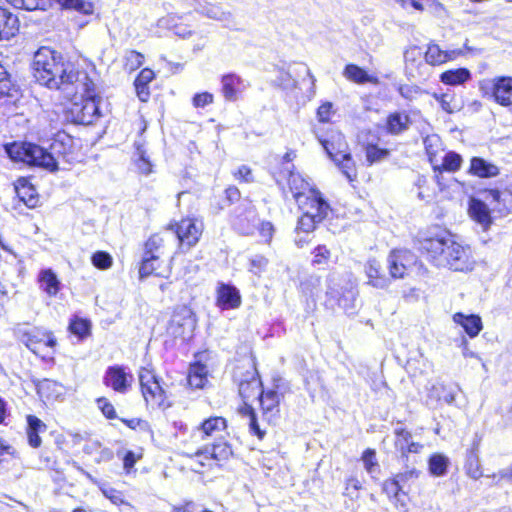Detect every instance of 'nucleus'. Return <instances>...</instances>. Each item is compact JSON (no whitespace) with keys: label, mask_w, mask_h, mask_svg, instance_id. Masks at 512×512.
<instances>
[{"label":"nucleus","mask_w":512,"mask_h":512,"mask_svg":"<svg viewBox=\"0 0 512 512\" xmlns=\"http://www.w3.org/2000/svg\"><path fill=\"white\" fill-rule=\"evenodd\" d=\"M32 67L36 81L50 89L71 93V88L76 85L77 90H89L88 74L77 70L74 63L65 61L61 54L50 48L41 47L34 54Z\"/></svg>","instance_id":"f257e3e1"},{"label":"nucleus","mask_w":512,"mask_h":512,"mask_svg":"<svg viewBox=\"0 0 512 512\" xmlns=\"http://www.w3.org/2000/svg\"><path fill=\"white\" fill-rule=\"evenodd\" d=\"M8 157L15 162L38 166L56 172L61 164H72L76 160L74 140L65 133L58 132L48 148L30 142H13L4 146Z\"/></svg>","instance_id":"f03ea898"},{"label":"nucleus","mask_w":512,"mask_h":512,"mask_svg":"<svg viewBox=\"0 0 512 512\" xmlns=\"http://www.w3.org/2000/svg\"><path fill=\"white\" fill-rule=\"evenodd\" d=\"M420 249L439 267L469 272L475 267V259L469 246H463L450 236L436 235L420 242Z\"/></svg>","instance_id":"7ed1b4c3"},{"label":"nucleus","mask_w":512,"mask_h":512,"mask_svg":"<svg viewBox=\"0 0 512 512\" xmlns=\"http://www.w3.org/2000/svg\"><path fill=\"white\" fill-rule=\"evenodd\" d=\"M415 260L414 254L408 250H393L387 258L390 274L388 277L379 261L369 259L365 264L368 284L377 289L387 288L391 283V278H403Z\"/></svg>","instance_id":"20e7f679"},{"label":"nucleus","mask_w":512,"mask_h":512,"mask_svg":"<svg viewBox=\"0 0 512 512\" xmlns=\"http://www.w3.org/2000/svg\"><path fill=\"white\" fill-rule=\"evenodd\" d=\"M71 93H67V95L80 94L81 101L72 103L69 108V113L71 115V120L76 124L89 125L94 122L95 119L99 116V107L96 102L94 95V84L91 81L89 85V90L82 91L80 88L77 90L76 85L72 88Z\"/></svg>","instance_id":"39448f33"},{"label":"nucleus","mask_w":512,"mask_h":512,"mask_svg":"<svg viewBox=\"0 0 512 512\" xmlns=\"http://www.w3.org/2000/svg\"><path fill=\"white\" fill-rule=\"evenodd\" d=\"M203 227L202 221L195 218H185L170 225L166 234L175 235L179 249L186 252L198 243Z\"/></svg>","instance_id":"423d86ee"},{"label":"nucleus","mask_w":512,"mask_h":512,"mask_svg":"<svg viewBox=\"0 0 512 512\" xmlns=\"http://www.w3.org/2000/svg\"><path fill=\"white\" fill-rule=\"evenodd\" d=\"M338 140L339 147L337 151H334L333 143H330L327 140H321V144L328 156L341 170L343 175H345L347 179L352 182L357 178L356 164L351 156V153L348 151V145L344 140L343 135H339Z\"/></svg>","instance_id":"0eeeda50"},{"label":"nucleus","mask_w":512,"mask_h":512,"mask_svg":"<svg viewBox=\"0 0 512 512\" xmlns=\"http://www.w3.org/2000/svg\"><path fill=\"white\" fill-rule=\"evenodd\" d=\"M196 327V318L193 311L183 305L175 308L167 327V333L174 338L186 340L190 338Z\"/></svg>","instance_id":"6e6552de"},{"label":"nucleus","mask_w":512,"mask_h":512,"mask_svg":"<svg viewBox=\"0 0 512 512\" xmlns=\"http://www.w3.org/2000/svg\"><path fill=\"white\" fill-rule=\"evenodd\" d=\"M133 381V375L122 365L108 366L103 375V384L119 394H126Z\"/></svg>","instance_id":"1a4fd4ad"},{"label":"nucleus","mask_w":512,"mask_h":512,"mask_svg":"<svg viewBox=\"0 0 512 512\" xmlns=\"http://www.w3.org/2000/svg\"><path fill=\"white\" fill-rule=\"evenodd\" d=\"M296 203L303 214L309 216L310 214L311 216L319 215L317 219L322 221L328 216L331 210L329 204L317 189L310 191L306 196H301Z\"/></svg>","instance_id":"9d476101"},{"label":"nucleus","mask_w":512,"mask_h":512,"mask_svg":"<svg viewBox=\"0 0 512 512\" xmlns=\"http://www.w3.org/2000/svg\"><path fill=\"white\" fill-rule=\"evenodd\" d=\"M233 455L231 445L224 441L223 438L217 439L210 447L205 446L203 449H198L192 455L195 457H203L204 459H214L217 461L228 460Z\"/></svg>","instance_id":"9b49d317"},{"label":"nucleus","mask_w":512,"mask_h":512,"mask_svg":"<svg viewBox=\"0 0 512 512\" xmlns=\"http://www.w3.org/2000/svg\"><path fill=\"white\" fill-rule=\"evenodd\" d=\"M492 97L504 107L512 105V77L500 76L492 80Z\"/></svg>","instance_id":"f8f14e48"},{"label":"nucleus","mask_w":512,"mask_h":512,"mask_svg":"<svg viewBox=\"0 0 512 512\" xmlns=\"http://www.w3.org/2000/svg\"><path fill=\"white\" fill-rule=\"evenodd\" d=\"M246 88L245 81L235 73L224 74L221 77V92L226 101H237L238 94Z\"/></svg>","instance_id":"ddd939ff"},{"label":"nucleus","mask_w":512,"mask_h":512,"mask_svg":"<svg viewBox=\"0 0 512 512\" xmlns=\"http://www.w3.org/2000/svg\"><path fill=\"white\" fill-rule=\"evenodd\" d=\"M227 428L226 419L219 416L210 417L204 420L199 427L196 428L193 436L222 438V433Z\"/></svg>","instance_id":"4468645a"},{"label":"nucleus","mask_w":512,"mask_h":512,"mask_svg":"<svg viewBox=\"0 0 512 512\" xmlns=\"http://www.w3.org/2000/svg\"><path fill=\"white\" fill-rule=\"evenodd\" d=\"M284 171L287 173L289 191L292 193L296 202L301 196H306L310 191H314L316 189L307 180H305L301 174L292 171L289 167H285Z\"/></svg>","instance_id":"2eb2a0df"},{"label":"nucleus","mask_w":512,"mask_h":512,"mask_svg":"<svg viewBox=\"0 0 512 512\" xmlns=\"http://www.w3.org/2000/svg\"><path fill=\"white\" fill-rule=\"evenodd\" d=\"M18 17L8 9L0 7V41L10 40L19 32Z\"/></svg>","instance_id":"dca6fc26"},{"label":"nucleus","mask_w":512,"mask_h":512,"mask_svg":"<svg viewBox=\"0 0 512 512\" xmlns=\"http://www.w3.org/2000/svg\"><path fill=\"white\" fill-rule=\"evenodd\" d=\"M217 304L222 309L239 307L241 296L238 289L228 284H221L217 290Z\"/></svg>","instance_id":"f3484780"},{"label":"nucleus","mask_w":512,"mask_h":512,"mask_svg":"<svg viewBox=\"0 0 512 512\" xmlns=\"http://www.w3.org/2000/svg\"><path fill=\"white\" fill-rule=\"evenodd\" d=\"M470 217L480 224L484 230L488 229V227L492 223V218L490 215V209L487 204L476 198H471L469 201V209H468Z\"/></svg>","instance_id":"a211bd4d"},{"label":"nucleus","mask_w":512,"mask_h":512,"mask_svg":"<svg viewBox=\"0 0 512 512\" xmlns=\"http://www.w3.org/2000/svg\"><path fill=\"white\" fill-rule=\"evenodd\" d=\"M459 54L460 51L442 50L439 45L430 43L427 47V51L425 52V61L427 64L432 66L441 65L454 60Z\"/></svg>","instance_id":"6ab92c4d"},{"label":"nucleus","mask_w":512,"mask_h":512,"mask_svg":"<svg viewBox=\"0 0 512 512\" xmlns=\"http://www.w3.org/2000/svg\"><path fill=\"white\" fill-rule=\"evenodd\" d=\"M468 173L479 178H492L499 175L498 166L481 157H472Z\"/></svg>","instance_id":"aec40b11"},{"label":"nucleus","mask_w":512,"mask_h":512,"mask_svg":"<svg viewBox=\"0 0 512 512\" xmlns=\"http://www.w3.org/2000/svg\"><path fill=\"white\" fill-rule=\"evenodd\" d=\"M38 281L40 289L50 297L56 296L62 288L56 273L50 268L42 269L39 272Z\"/></svg>","instance_id":"412c9836"},{"label":"nucleus","mask_w":512,"mask_h":512,"mask_svg":"<svg viewBox=\"0 0 512 512\" xmlns=\"http://www.w3.org/2000/svg\"><path fill=\"white\" fill-rule=\"evenodd\" d=\"M480 439H474L471 449L468 451L465 462V471L467 475L475 480L483 474L479 459Z\"/></svg>","instance_id":"4be33fe9"},{"label":"nucleus","mask_w":512,"mask_h":512,"mask_svg":"<svg viewBox=\"0 0 512 512\" xmlns=\"http://www.w3.org/2000/svg\"><path fill=\"white\" fill-rule=\"evenodd\" d=\"M15 190L19 199L28 207L35 208L39 197L35 188L25 178H20L15 185Z\"/></svg>","instance_id":"5701e85b"},{"label":"nucleus","mask_w":512,"mask_h":512,"mask_svg":"<svg viewBox=\"0 0 512 512\" xmlns=\"http://www.w3.org/2000/svg\"><path fill=\"white\" fill-rule=\"evenodd\" d=\"M453 320L455 323L461 325L464 331L471 338L476 337L483 328L482 320L478 315H464L462 313H456L453 316Z\"/></svg>","instance_id":"b1692460"},{"label":"nucleus","mask_w":512,"mask_h":512,"mask_svg":"<svg viewBox=\"0 0 512 512\" xmlns=\"http://www.w3.org/2000/svg\"><path fill=\"white\" fill-rule=\"evenodd\" d=\"M261 392V381L254 373H251L248 378L241 380L239 383V394L244 401L258 398Z\"/></svg>","instance_id":"393cba45"},{"label":"nucleus","mask_w":512,"mask_h":512,"mask_svg":"<svg viewBox=\"0 0 512 512\" xmlns=\"http://www.w3.org/2000/svg\"><path fill=\"white\" fill-rule=\"evenodd\" d=\"M410 125V117L406 113H391L386 120V129L389 134L399 135L408 130Z\"/></svg>","instance_id":"a878e982"},{"label":"nucleus","mask_w":512,"mask_h":512,"mask_svg":"<svg viewBox=\"0 0 512 512\" xmlns=\"http://www.w3.org/2000/svg\"><path fill=\"white\" fill-rule=\"evenodd\" d=\"M27 437L28 443L33 448L40 447L42 440L39 433L46 431V425L36 416H27Z\"/></svg>","instance_id":"bb28decb"},{"label":"nucleus","mask_w":512,"mask_h":512,"mask_svg":"<svg viewBox=\"0 0 512 512\" xmlns=\"http://www.w3.org/2000/svg\"><path fill=\"white\" fill-rule=\"evenodd\" d=\"M462 163L463 159L460 154L454 151H449L444 155L442 164L435 162L432 167L434 172H439L440 174H442L443 171L454 173L461 168Z\"/></svg>","instance_id":"cd10ccee"},{"label":"nucleus","mask_w":512,"mask_h":512,"mask_svg":"<svg viewBox=\"0 0 512 512\" xmlns=\"http://www.w3.org/2000/svg\"><path fill=\"white\" fill-rule=\"evenodd\" d=\"M343 75L350 81L355 82L357 84L364 83H378V78L374 76H370L363 68L355 65L348 64L344 68Z\"/></svg>","instance_id":"c85d7f7f"},{"label":"nucleus","mask_w":512,"mask_h":512,"mask_svg":"<svg viewBox=\"0 0 512 512\" xmlns=\"http://www.w3.org/2000/svg\"><path fill=\"white\" fill-rule=\"evenodd\" d=\"M207 367L204 364L195 362L190 365L188 374V383L191 387L200 389L203 388L207 382Z\"/></svg>","instance_id":"c756f323"},{"label":"nucleus","mask_w":512,"mask_h":512,"mask_svg":"<svg viewBox=\"0 0 512 512\" xmlns=\"http://www.w3.org/2000/svg\"><path fill=\"white\" fill-rule=\"evenodd\" d=\"M258 398H260V404L265 414L274 416L279 412V394L277 391L269 390L264 392L262 390Z\"/></svg>","instance_id":"7c9ffc66"},{"label":"nucleus","mask_w":512,"mask_h":512,"mask_svg":"<svg viewBox=\"0 0 512 512\" xmlns=\"http://www.w3.org/2000/svg\"><path fill=\"white\" fill-rule=\"evenodd\" d=\"M46 338H39L34 330L24 332L21 341L33 352H36L37 345L44 343L46 346L54 347L56 345V339L51 335H43Z\"/></svg>","instance_id":"2f4dec72"},{"label":"nucleus","mask_w":512,"mask_h":512,"mask_svg":"<svg viewBox=\"0 0 512 512\" xmlns=\"http://www.w3.org/2000/svg\"><path fill=\"white\" fill-rule=\"evenodd\" d=\"M141 391L147 404L160 405L164 400V390L158 379L153 383L147 384Z\"/></svg>","instance_id":"473e14b6"},{"label":"nucleus","mask_w":512,"mask_h":512,"mask_svg":"<svg viewBox=\"0 0 512 512\" xmlns=\"http://www.w3.org/2000/svg\"><path fill=\"white\" fill-rule=\"evenodd\" d=\"M450 460L441 453H434L428 460L429 472L436 477L444 476L447 473Z\"/></svg>","instance_id":"72a5a7b5"},{"label":"nucleus","mask_w":512,"mask_h":512,"mask_svg":"<svg viewBox=\"0 0 512 512\" xmlns=\"http://www.w3.org/2000/svg\"><path fill=\"white\" fill-rule=\"evenodd\" d=\"M135 164L138 170L145 175H148L152 172L153 164L150 161L149 156L147 155V151L144 148V143L141 141H136L135 144Z\"/></svg>","instance_id":"f704fd0d"},{"label":"nucleus","mask_w":512,"mask_h":512,"mask_svg":"<svg viewBox=\"0 0 512 512\" xmlns=\"http://www.w3.org/2000/svg\"><path fill=\"white\" fill-rule=\"evenodd\" d=\"M471 77V73L466 68H458L454 70H447L440 76V80L444 84L459 85L466 82Z\"/></svg>","instance_id":"c9c22d12"},{"label":"nucleus","mask_w":512,"mask_h":512,"mask_svg":"<svg viewBox=\"0 0 512 512\" xmlns=\"http://www.w3.org/2000/svg\"><path fill=\"white\" fill-rule=\"evenodd\" d=\"M256 214L253 210H249L247 214L243 216H238L234 221V227L241 234L249 235L253 233L255 227Z\"/></svg>","instance_id":"e433bc0d"},{"label":"nucleus","mask_w":512,"mask_h":512,"mask_svg":"<svg viewBox=\"0 0 512 512\" xmlns=\"http://www.w3.org/2000/svg\"><path fill=\"white\" fill-rule=\"evenodd\" d=\"M366 161L369 165L381 162L389 156L387 149L379 148L377 145L369 144L365 147Z\"/></svg>","instance_id":"4c0bfd02"},{"label":"nucleus","mask_w":512,"mask_h":512,"mask_svg":"<svg viewBox=\"0 0 512 512\" xmlns=\"http://www.w3.org/2000/svg\"><path fill=\"white\" fill-rule=\"evenodd\" d=\"M423 144L430 163L433 165L435 162H438L436 156L441 146L440 138L437 135H428L424 138Z\"/></svg>","instance_id":"58836bf2"},{"label":"nucleus","mask_w":512,"mask_h":512,"mask_svg":"<svg viewBox=\"0 0 512 512\" xmlns=\"http://www.w3.org/2000/svg\"><path fill=\"white\" fill-rule=\"evenodd\" d=\"M198 5L196 10L208 18L219 21H228L231 18L229 12L222 11L218 6H203L200 3Z\"/></svg>","instance_id":"ea45409f"},{"label":"nucleus","mask_w":512,"mask_h":512,"mask_svg":"<svg viewBox=\"0 0 512 512\" xmlns=\"http://www.w3.org/2000/svg\"><path fill=\"white\" fill-rule=\"evenodd\" d=\"M64 8H71L84 14L93 12V5L89 0H54Z\"/></svg>","instance_id":"a19ab883"},{"label":"nucleus","mask_w":512,"mask_h":512,"mask_svg":"<svg viewBox=\"0 0 512 512\" xmlns=\"http://www.w3.org/2000/svg\"><path fill=\"white\" fill-rule=\"evenodd\" d=\"M317 215H305V214H302V216L299 218L298 220V223H297V227H296V232L297 234H300V232H303V233H310L312 232L315 227H316V224L322 222V220H318L317 219Z\"/></svg>","instance_id":"79ce46f5"},{"label":"nucleus","mask_w":512,"mask_h":512,"mask_svg":"<svg viewBox=\"0 0 512 512\" xmlns=\"http://www.w3.org/2000/svg\"><path fill=\"white\" fill-rule=\"evenodd\" d=\"M395 446L397 450H399L402 456L407 455V448L412 440V435L409 431L403 428H399L395 430Z\"/></svg>","instance_id":"37998d69"},{"label":"nucleus","mask_w":512,"mask_h":512,"mask_svg":"<svg viewBox=\"0 0 512 512\" xmlns=\"http://www.w3.org/2000/svg\"><path fill=\"white\" fill-rule=\"evenodd\" d=\"M420 471L415 467H407L403 472L395 475V479L402 484L401 486L405 489L414 483L419 477Z\"/></svg>","instance_id":"c03bdc74"},{"label":"nucleus","mask_w":512,"mask_h":512,"mask_svg":"<svg viewBox=\"0 0 512 512\" xmlns=\"http://www.w3.org/2000/svg\"><path fill=\"white\" fill-rule=\"evenodd\" d=\"M158 258L159 256L156 254L144 255L142 264L139 269V274L141 278L151 275L157 269L155 263L158 261Z\"/></svg>","instance_id":"a18cd8bd"},{"label":"nucleus","mask_w":512,"mask_h":512,"mask_svg":"<svg viewBox=\"0 0 512 512\" xmlns=\"http://www.w3.org/2000/svg\"><path fill=\"white\" fill-rule=\"evenodd\" d=\"M15 8L33 11L37 9H44L46 0H6Z\"/></svg>","instance_id":"49530a36"},{"label":"nucleus","mask_w":512,"mask_h":512,"mask_svg":"<svg viewBox=\"0 0 512 512\" xmlns=\"http://www.w3.org/2000/svg\"><path fill=\"white\" fill-rule=\"evenodd\" d=\"M92 264L101 270L108 269L112 266L113 259L111 255L105 251H97L91 257Z\"/></svg>","instance_id":"de8ad7c7"},{"label":"nucleus","mask_w":512,"mask_h":512,"mask_svg":"<svg viewBox=\"0 0 512 512\" xmlns=\"http://www.w3.org/2000/svg\"><path fill=\"white\" fill-rule=\"evenodd\" d=\"M12 86L10 74L6 67L0 63V98L9 95Z\"/></svg>","instance_id":"09e8293b"},{"label":"nucleus","mask_w":512,"mask_h":512,"mask_svg":"<svg viewBox=\"0 0 512 512\" xmlns=\"http://www.w3.org/2000/svg\"><path fill=\"white\" fill-rule=\"evenodd\" d=\"M165 237L161 234L152 235L145 243V254H155L163 246Z\"/></svg>","instance_id":"8fccbe9b"},{"label":"nucleus","mask_w":512,"mask_h":512,"mask_svg":"<svg viewBox=\"0 0 512 512\" xmlns=\"http://www.w3.org/2000/svg\"><path fill=\"white\" fill-rule=\"evenodd\" d=\"M362 461L366 471L369 474H372L378 468V463L376 460V452L373 449H366L362 454Z\"/></svg>","instance_id":"3c124183"},{"label":"nucleus","mask_w":512,"mask_h":512,"mask_svg":"<svg viewBox=\"0 0 512 512\" xmlns=\"http://www.w3.org/2000/svg\"><path fill=\"white\" fill-rule=\"evenodd\" d=\"M434 98L438 101L441 108L446 111L447 113H453L455 112L458 107L454 102V96L448 93L445 94H434Z\"/></svg>","instance_id":"603ef678"},{"label":"nucleus","mask_w":512,"mask_h":512,"mask_svg":"<svg viewBox=\"0 0 512 512\" xmlns=\"http://www.w3.org/2000/svg\"><path fill=\"white\" fill-rule=\"evenodd\" d=\"M401 485L402 484H400L395 478L388 479L383 484V491L389 497L393 496L395 498H398L400 492H402L403 494L407 493Z\"/></svg>","instance_id":"864d4df0"},{"label":"nucleus","mask_w":512,"mask_h":512,"mask_svg":"<svg viewBox=\"0 0 512 512\" xmlns=\"http://www.w3.org/2000/svg\"><path fill=\"white\" fill-rule=\"evenodd\" d=\"M69 328L73 334L84 337L89 333L90 324L87 320L77 318L70 323Z\"/></svg>","instance_id":"5fc2aeb1"},{"label":"nucleus","mask_w":512,"mask_h":512,"mask_svg":"<svg viewBox=\"0 0 512 512\" xmlns=\"http://www.w3.org/2000/svg\"><path fill=\"white\" fill-rule=\"evenodd\" d=\"M98 408L103 415L108 419H115L117 417L116 411L112 403L105 397H100L96 400Z\"/></svg>","instance_id":"6e6d98bb"},{"label":"nucleus","mask_w":512,"mask_h":512,"mask_svg":"<svg viewBox=\"0 0 512 512\" xmlns=\"http://www.w3.org/2000/svg\"><path fill=\"white\" fill-rule=\"evenodd\" d=\"M330 251L324 245H318L313 251V264L324 265L327 264L330 258Z\"/></svg>","instance_id":"4d7b16f0"},{"label":"nucleus","mask_w":512,"mask_h":512,"mask_svg":"<svg viewBox=\"0 0 512 512\" xmlns=\"http://www.w3.org/2000/svg\"><path fill=\"white\" fill-rule=\"evenodd\" d=\"M268 259L263 256V255H255L251 258L250 260V265H251V271L254 273V274H260L261 272H263L267 266H268Z\"/></svg>","instance_id":"13d9d810"},{"label":"nucleus","mask_w":512,"mask_h":512,"mask_svg":"<svg viewBox=\"0 0 512 512\" xmlns=\"http://www.w3.org/2000/svg\"><path fill=\"white\" fill-rule=\"evenodd\" d=\"M276 81L283 89H293L297 86V81L293 79L289 72L280 70Z\"/></svg>","instance_id":"bf43d9fd"},{"label":"nucleus","mask_w":512,"mask_h":512,"mask_svg":"<svg viewBox=\"0 0 512 512\" xmlns=\"http://www.w3.org/2000/svg\"><path fill=\"white\" fill-rule=\"evenodd\" d=\"M214 96L209 92L197 93L192 99L193 106L196 108H203L213 103Z\"/></svg>","instance_id":"052dcab7"},{"label":"nucleus","mask_w":512,"mask_h":512,"mask_svg":"<svg viewBox=\"0 0 512 512\" xmlns=\"http://www.w3.org/2000/svg\"><path fill=\"white\" fill-rule=\"evenodd\" d=\"M333 105L331 102L323 103L317 110V118L320 122L327 123L333 114Z\"/></svg>","instance_id":"680f3d73"},{"label":"nucleus","mask_w":512,"mask_h":512,"mask_svg":"<svg viewBox=\"0 0 512 512\" xmlns=\"http://www.w3.org/2000/svg\"><path fill=\"white\" fill-rule=\"evenodd\" d=\"M126 60L127 66H129L130 69H136L143 64L144 56L141 53L132 50L127 53Z\"/></svg>","instance_id":"e2e57ef3"},{"label":"nucleus","mask_w":512,"mask_h":512,"mask_svg":"<svg viewBox=\"0 0 512 512\" xmlns=\"http://www.w3.org/2000/svg\"><path fill=\"white\" fill-rule=\"evenodd\" d=\"M157 379L158 378L153 373V371H151L147 368H142L139 372V381H140L141 389L146 387L147 384L153 383Z\"/></svg>","instance_id":"0e129e2a"},{"label":"nucleus","mask_w":512,"mask_h":512,"mask_svg":"<svg viewBox=\"0 0 512 512\" xmlns=\"http://www.w3.org/2000/svg\"><path fill=\"white\" fill-rule=\"evenodd\" d=\"M235 178L242 180L244 182H253V175L251 169L246 166L242 165L240 166L236 172H234Z\"/></svg>","instance_id":"69168bd1"},{"label":"nucleus","mask_w":512,"mask_h":512,"mask_svg":"<svg viewBox=\"0 0 512 512\" xmlns=\"http://www.w3.org/2000/svg\"><path fill=\"white\" fill-rule=\"evenodd\" d=\"M260 235L265 238L267 243H270L274 233V226L269 221H263L259 229Z\"/></svg>","instance_id":"338daca9"},{"label":"nucleus","mask_w":512,"mask_h":512,"mask_svg":"<svg viewBox=\"0 0 512 512\" xmlns=\"http://www.w3.org/2000/svg\"><path fill=\"white\" fill-rule=\"evenodd\" d=\"M248 421L250 433L256 435L258 439L262 440L266 432L260 428L256 415L252 416Z\"/></svg>","instance_id":"774afa93"}]
</instances>
